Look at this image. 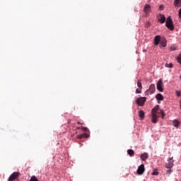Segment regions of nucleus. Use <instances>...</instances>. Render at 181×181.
Returning a JSON list of instances; mask_svg holds the SVG:
<instances>
[{
    "label": "nucleus",
    "instance_id": "nucleus-1",
    "mask_svg": "<svg viewBox=\"0 0 181 181\" xmlns=\"http://www.w3.org/2000/svg\"><path fill=\"white\" fill-rule=\"evenodd\" d=\"M165 26L170 30H173L175 29V25H173V20L170 16H168L165 21Z\"/></svg>",
    "mask_w": 181,
    "mask_h": 181
},
{
    "label": "nucleus",
    "instance_id": "nucleus-2",
    "mask_svg": "<svg viewBox=\"0 0 181 181\" xmlns=\"http://www.w3.org/2000/svg\"><path fill=\"white\" fill-rule=\"evenodd\" d=\"M155 91H156V88L155 84L152 83L150 85L149 88L145 91V95H152Z\"/></svg>",
    "mask_w": 181,
    "mask_h": 181
},
{
    "label": "nucleus",
    "instance_id": "nucleus-3",
    "mask_svg": "<svg viewBox=\"0 0 181 181\" xmlns=\"http://www.w3.org/2000/svg\"><path fill=\"white\" fill-rule=\"evenodd\" d=\"M173 157L170 158L165 163V168L167 169H172L173 168Z\"/></svg>",
    "mask_w": 181,
    "mask_h": 181
},
{
    "label": "nucleus",
    "instance_id": "nucleus-4",
    "mask_svg": "<svg viewBox=\"0 0 181 181\" xmlns=\"http://www.w3.org/2000/svg\"><path fill=\"white\" fill-rule=\"evenodd\" d=\"M156 16L158 18V21L160 23H164L165 22H166V17H165L163 14L158 13Z\"/></svg>",
    "mask_w": 181,
    "mask_h": 181
},
{
    "label": "nucleus",
    "instance_id": "nucleus-5",
    "mask_svg": "<svg viewBox=\"0 0 181 181\" xmlns=\"http://www.w3.org/2000/svg\"><path fill=\"white\" fill-rule=\"evenodd\" d=\"M163 82L162 79H159L157 82V90L160 91V93H163Z\"/></svg>",
    "mask_w": 181,
    "mask_h": 181
},
{
    "label": "nucleus",
    "instance_id": "nucleus-6",
    "mask_svg": "<svg viewBox=\"0 0 181 181\" xmlns=\"http://www.w3.org/2000/svg\"><path fill=\"white\" fill-rule=\"evenodd\" d=\"M21 173L19 172H14L13 174L10 175L8 177V181H13L15 180L17 177H19Z\"/></svg>",
    "mask_w": 181,
    "mask_h": 181
},
{
    "label": "nucleus",
    "instance_id": "nucleus-7",
    "mask_svg": "<svg viewBox=\"0 0 181 181\" xmlns=\"http://www.w3.org/2000/svg\"><path fill=\"white\" fill-rule=\"evenodd\" d=\"M145 101H146V97L139 98L136 100V104H138V105H140V107H142V105H144V104H145Z\"/></svg>",
    "mask_w": 181,
    "mask_h": 181
},
{
    "label": "nucleus",
    "instance_id": "nucleus-8",
    "mask_svg": "<svg viewBox=\"0 0 181 181\" xmlns=\"http://www.w3.org/2000/svg\"><path fill=\"white\" fill-rule=\"evenodd\" d=\"M137 175H144L145 172V165L141 164L137 169Z\"/></svg>",
    "mask_w": 181,
    "mask_h": 181
},
{
    "label": "nucleus",
    "instance_id": "nucleus-9",
    "mask_svg": "<svg viewBox=\"0 0 181 181\" xmlns=\"http://www.w3.org/2000/svg\"><path fill=\"white\" fill-rule=\"evenodd\" d=\"M144 13H146V15H149V12H151V5L146 4L144 6Z\"/></svg>",
    "mask_w": 181,
    "mask_h": 181
},
{
    "label": "nucleus",
    "instance_id": "nucleus-10",
    "mask_svg": "<svg viewBox=\"0 0 181 181\" xmlns=\"http://www.w3.org/2000/svg\"><path fill=\"white\" fill-rule=\"evenodd\" d=\"M151 122H153V124H156V122H158V116L156 115V113H152Z\"/></svg>",
    "mask_w": 181,
    "mask_h": 181
},
{
    "label": "nucleus",
    "instance_id": "nucleus-11",
    "mask_svg": "<svg viewBox=\"0 0 181 181\" xmlns=\"http://www.w3.org/2000/svg\"><path fill=\"white\" fill-rule=\"evenodd\" d=\"M160 42V35H156L154 37V45L156 46H158V45H159Z\"/></svg>",
    "mask_w": 181,
    "mask_h": 181
},
{
    "label": "nucleus",
    "instance_id": "nucleus-12",
    "mask_svg": "<svg viewBox=\"0 0 181 181\" xmlns=\"http://www.w3.org/2000/svg\"><path fill=\"white\" fill-rule=\"evenodd\" d=\"M88 136H89V135H88V134H86V133H83V134H82L78 135V136H76V138H77L78 139H83V138H88Z\"/></svg>",
    "mask_w": 181,
    "mask_h": 181
},
{
    "label": "nucleus",
    "instance_id": "nucleus-13",
    "mask_svg": "<svg viewBox=\"0 0 181 181\" xmlns=\"http://www.w3.org/2000/svg\"><path fill=\"white\" fill-rule=\"evenodd\" d=\"M140 158L141 160H145L146 159H148V158H149V156L148 155V153H144L140 156Z\"/></svg>",
    "mask_w": 181,
    "mask_h": 181
},
{
    "label": "nucleus",
    "instance_id": "nucleus-14",
    "mask_svg": "<svg viewBox=\"0 0 181 181\" xmlns=\"http://www.w3.org/2000/svg\"><path fill=\"white\" fill-rule=\"evenodd\" d=\"M174 6L177 8L181 7V0H175L174 1Z\"/></svg>",
    "mask_w": 181,
    "mask_h": 181
},
{
    "label": "nucleus",
    "instance_id": "nucleus-15",
    "mask_svg": "<svg viewBox=\"0 0 181 181\" xmlns=\"http://www.w3.org/2000/svg\"><path fill=\"white\" fill-rule=\"evenodd\" d=\"M156 98L158 100V101H162L163 100V95L160 93H158L156 95Z\"/></svg>",
    "mask_w": 181,
    "mask_h": 181
},
{
    "label": "nucleus",
    "instance_id": "nucleus-16",
    "mask_svg": "<svg viewBox=\"0 0 181 181\" xmlns=\"http://www.w3.org/2000/svg\"><path fill=\"white\" fill-rule=\"evenodd\" d=\"M139 117L141 118V119H144V118H145V112L144 110H140L139 112Z\"/></svg>",
    "mask_w": 181,
    "mask_h": 181
},
{
    "label": "nucleus",
    "instance_id": "nucleus-17",
    "mask_svg": "<svg viewBox=\"0 0 181 181\" xmlns=\"http://www.w3.org/2000/svg\"><path fill=\"white\" fill-rule=\"evenodd\" d=\"M159 111V105H157L154 108H153L151 112L152 114H156Z\"/></svg>",
    "mask_w": 181,
    "mask_h": 181
},
{
    "label": "nucleus",
    "instance_id": "nucleus-18",
    "mask_svg": "<svg viewBox=\"0 0 181 181\" xmlns=\"http://www.w3.org/2000/svg\"><path fill=\"white\" fill-rule=\"evenodd\" d=\"M173 124L175 128H179V125H180V122L177 120H174Z\"/></svg>",
    "mask_w": 181,
    "mask_h": 181
},
{
    "label": "nucleus",
    "instance_id": "nucleus-19",
    "mask_svg": "<svg viewBox=\"0 0 181 181\" xmlns=\"http://www.w3.org/2000/svg\"><path fill=\"white\" fill-rule=\"evenodd\" d=\"M160 45L163 47H166V45H167L166 40H161Z\"/></svg>",
    "mask_w": 181,
    "mask_h": 181
},
{
    "label": "nucleus",
    "instance_id": "nucleus-20",
    "mask_svg": "<svg viewBox=\"0 0 181 181\" xmlns=\"http://www.w3.org/2000/svg\"><path fill=\"white\" fill-rule=\"evenodd\" d=\"M127 153H128V155H129V156H134V150L129 149L127 151Z\"/></svg>",
    "mask_w": 181,
    "mask_h": 181
},
{
    "label": "nucleus",
    "instance_id": "nucleus-21",
    "mask_svg": "<svg viewBox=\"0 0 181 181\" xmlns=\"http://www.w3.org/2000/svg\"><path fill=\"white\" fill-rule=\"evenodd\" d=\"M165 66L166 67H168V69H173V64L172 63H170V64L166 63V64H165Z\"/></svg>",
    "mask_w": 181,
    "mask_h": 181
},
{
    "label": "nucleus",
    "instance_id": "nucleus-22",
    "mask_svg": "<svg viewBox=\"0 0 181 181\" xmlns=\"http://www.w3.org/2000/svg\"><path fill=\"white\" fill-rule=\"evenodd\" d=\"M30 181H39V180H37V177H36V176L33 175L30 177Z\"/></svg>",
    "mask_w": 181,
    "mask_h": 181
},
{
    "label": "nucleus",
    "instance_id": "nucleus-23",
    "mask_svg": "<svg viewBox=\"0 0 181 181\" xmlns=\"http://www.w3.org/2000/svg\"><path fill=\"white\" fill-rule=\"evenodd\" d=\"M137 87H139V88H142V82L141 81H138Z\"/></svg>",
    "mask_w": 181,
    "mask_h": 181
},
{
    "label": "nucleus",
    "instance_id": "nucleus-24",
    "mask_svg": "<svg viewBox=\"0 0 181 181\" xmlns=\"http://www.w3.org/2000/svg\"><path fill=\"white\" fill-rule=\"evenodd\" d=\"M81 129L82 131H83V132H88L90 130L88 129V128L87 127H81Z\"/></svg>",
    "mask_w": 181,
    "mask_h": 181
},
{
    "label": "nucleus",
    "instance_id": "nucleus-25",
    "mask_svg": "<svg viewBox=\"0 0 181 181\" xmlns=\"http://www.w3.org/2000/svg\"><path fill=\"white\" fill-rule=\"evenodd\" d=\"M177 62L181 64V54L177 57Z\"/></svg>",
    "mask_w": 181,
    "mask_h": 181
},
{
    "label": "nucleus",
    "instance_id": "nucleus-26",
    "mask_svg": "<svg viewBox=\"0 0 181 181\" xmlns=\"http://www.w3.org/2000/svg\"><path fill=\"white\" fill-rule=\"evenodd\" d=\"M136 92L137 94H141V93L142 92V88H137L136 90Z\"/></svg>",
    "mask_w": 181,
    "mask_h": 181
},
{
    "label": "nucleus",
    "instance_id": "nucleus-27",
    "mask_svg": "<svg viewBox=\"0 0 181 181\" xmlns=\"http://www.w3.org/2000/svg\"><path fill=\"white\" fill-rule=\"evenodd\" d=\"M159 113L161 114L162 118L165 117V112L163 111V110H160Z\"/></svg>",
    "mask_w": 181,
    "mask_h": 181
},
{
    "label": "nucleus",
    "instance_id": "nucleus-28",
    "mask_svg": "<svg viewBox=\"0 0 181 181\" xmlns=\"http://www.w3.org/2000/svg\"><path fill=\"white\" fill-rule=\"evenodd\" d=\"M175 93H176V95H177V97H180V95H181V92H180V91L176 90V91H175Z\"/></svg>",
    "mask_w": 181,
    "mask_h": 181
},
{
    "label": "nucleus",
    "instance_id": "nucleus-29",
    "mask_svg": "<svg viewBox=\"0 0 181 181\" xmlns=\"http://www.w3.org/2000/svg\"><path fill=\"white\" fill-rule=\"evenodd\" d=\"M152 175H153V176H158V175H159V173H158V172H156V171H154V172H153Z\"/></svg>",
    "mask_w": 181,
    "mask_h": 181
},
{
    "label": "nucleus",
    "instance_id": "nucleus-30",
    "mask_svg": "<svg viewBox=\"0 0 181 181\" xmlns=\"http://www.w3.org/2000/svg\"><path fill=\"white\" fill-rule=\"evenodd\" d=\"M78 125H84V123H81V122H77Z\"/></svg>",
    "mask_w": 181,
    "mask_h": 181
},
{
    "label": "nucleus",
    "instance_id": "nucleus-31",
    "mask_svg": "<svg viewBox=\"0 0 181 181\" xmlns=\"http://www.w3.org/2000/svg\"><path fill=\"white\" fill-rule=\"evenodd\" d=\"M146 26V28H150L151 27V23H148Z\"/></svg>",
    "mask_w": 181,
    "mask_h": 181
},
{
    "label": "nucleus",
    "instance_id": "nucleus-32",
    "mask_svg": "<svg viewBox=\"0 0 181 181\" xmlns=\"http://www.w3.org/2000/svg\"><path fill=\"white\" fill-rule=\"evenodd\" d=\"M179 17L181 18V8L179 10Z\"/></svg>",
    "mask_w": 181,
    "mask_h": 181
},
{
    "label": "nucleus",
    "instance_id": "nucleus-33",
    "mask_svg": "<svg viewBox=\"0 0 181 181\" xmlns=\"http://www.w3.org/2000/svg\"><path fill=\"white\" fill-rule=\"evenodd\" d=\"M172 172V170H170V168H169V170H167V173H170Z\"/></svg>",
    "mask_w": 181,
    "mask_h": 181
},
{
    "label": "nucleus",
    "instance_id": "nucleus-34",
    "mask_svg": "<svg viewBox=\"0 0 181 181\" xmlns=\"http://www.w3.org/2000/svg\"><path fill=\"white\" fill-rule=\"evenodd\" d=\"M76 129H81V127H76Z\"/></svg>",
    "mask_w": 181,
    "mask_h": 181
},
{
    "label": "nucleus",
    "instance_id": "nucleus-35",
    "mask_svg": "<svg viewBox=\"0 0 181 181\" xmlns=\"http://www.w3.org/2000/svg\"><path fill=\"white\" fill-rule=\"evenodd\" d=\"M160 9H163V6H160Z\"/></svg>",
    "mask_w": 181,
    "mask_h": 181
}]
</instances>
